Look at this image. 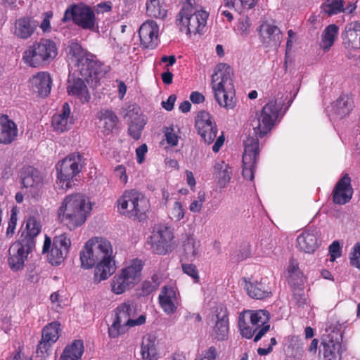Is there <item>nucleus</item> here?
Returning a JSON list of instances; mask_svg holds the SVG:
<instances>
[{
  "label": "nucleus",
  "instance_id": "obj_1",
  "mask_svg": "<svg viewBox=\"0 0 360 360\" xmlns=\"http://www.w3.org/2000/svg\"><path fill=\"white\" fill-rule=\"evenodd\" d=\"M282 107L281 101L272 99L262 108L261 112L257 113L255 117L251 120L253 134L249 135L243 143L242 174L244 179L253 181L259 155V138H262L271 130Z\"/></svg>",
  "mask_w": 360,
  "mask_h": 360
},
{
  "label": "nucleus",
  "instance_id": "obj_2",
  "mask_svg": "<svg viewBox=\"0 0 360 360\" xmlns=\"http://www.w3.org/2000/svg\"><path fill=\"white\" fill-rule=\"evenodd\" d=\"M66 52L69 68L86 81L110 71L109 66L82 46H68Z\"/></svg>",
  "mask_w": 360,
  "mask_h": 360
},
{
  "label": "nucleus",
  "instance_id": "obj_3",
  "mask_svg": "<svg viewBox=\"0 0 360 360\" xmlns=\"http://www.w3.org/2000/svg\"><path fill=\"white\" fill-rule=\"evenodd\" d=\"M92 210L91 205L80 193L67 195L58 210L60 222L73 231L85 223Z\"/></svg>",
  "mask_w": 360,
  "mask_h": 360
},
{
  "label": "nucleus",
  "instance_id": "obj_4",
  "mask_svg": "<svg viewBox=\"0 0 360 360\" xmlns=\"http://www.w3.org/2000/svg\"><path fill=\"white\" fill-rule=\"evenodd\" d=\"M233 70L226 63H218L212 75V89L216 101L226 110L236 105V90L233 81Z\"/></svg>",
  "mask_w": 360,
  "mask_h": 360
},
{
  "label": "nucleus",
  "instance_id": "obj_5",
  "mask_svg": "<svg viewBox=\"0 0 360 360\" xmlns=\"http://www.w3.org/2000/svg\"><path fill=\"white\" fill-rule=\"evenodd\" d=\"M270 313L265 309L245 310L239 316L238 327L243 338L258 342L270 330Z\"/></svg>",
  "mask_w": 360,
  "mask_h": 360
},
{
  "label": "nucleus",
  "instance_id": "obj_6",
  "mask_svg": "<svg viewBox=\"0 0 360 360\" xmlns=\"http://www.w3.org/2000/svg\"><path fill=\"white\" fill-rule=\"evenodd\" d=\"M198 0H185L176 16V23L189 34H202L205 31L209 13L202 9Z\"/></svg>",
  "mask_w": 360,
  "mask_h": 360
},
{
  "label": "nucleus",
  "instance_id": "obj_7",
  "mask_svg": "<svg viewBox=\"0 0 360 360\" xmlns=\"http://www.w3.org/2000/svg\"><path fill=\"white\" fill-rule=\"evenodd\" d=\"M115 311V321L108 328V334L111 338H117L125 333L129 328L146 323L145 315L142 314L136 318L137 314L136 307L130 300L120 304Z\"/></svg>",
  "mask_w": 360,
  "mask_h": 360
},
{
  "label": "nucleus",
  "instance_id": "obj_8",
  "mask_svg": "<svg viewBox=\"0 0 360 360\" xmlns=\"http://www.w3.org/2000/svg\"><path fill=\"white\" fill-rule=\"evenodd\" d=\"M117 208L120 214L141 221L148 210V200L142 193L131 189L124 191L117 200Z\"/></svg>",
  "mask_w": 360,
  "mask_h": 360
},
{
  "label": "nucleus",
  "instance_id": "obj_9",
  "mask_svg": "<svg viewBox=\"0 0 360 360\" xmlns=\"http://www.w3.org/2000/svg\"><path fill=\"white\" fill-rule=\"evenodd\" d=\"M143 262L139 259L131 260L130 264L119 271L111 281L112 292L116 295L124 293L133 288L140 280Z\"/></svg>",
  "mask_w": 360,
  "mask_h": 360
},
{
  "label": "nucleus",
  "instance_id": "obj_10",
  "mask_svg": "<svg viewBox=\"0 0 360 360\" xmlns=\"http://www.w3.org/2000/svg\"><path fill=\"white\" fill-rule=\"evenodd\" d=\"M84 166V158L79 152L69 154L56 165L57 178L62 186L70 188L73 185L75 177L81 172Z\"/></svg>",
  "mask_w": 360,
  "mask_h": 360
},
{
  "label": "nucleus",
  "instance_id": "obj_11",
  "mask_svg": "<svg viewBox=\"0 0 360 360\" xmlns=\"http://www.w3.org/2000/svg\"><path fill=\"white\" fill-rule=\"evenodd\" d=\"M113 253L112 247L109 240L101 237H94L89 239L80 252V261L82 268L89 269L105 255Z\"/></svg>",
  "mask_w": 360,
  "mask_h": 360
},
{
  "label": "nucleus",
  "instance_id": "obj_12",
  "mask_svg": "<svg viewBox=\"0 0 360 360\" xmlns=\"http://www.w3.org/2000/svg\"><path fill=\"white\" fill-rule=\"evenodd\" d=\"M69 21H72L83 30L94 31L96 27H98L94 11L91 6L83 3L73 4L68 6L62 22Z\"/></svg>",
  "mask_w": 360,
  "mask_h": 360
},
{
  "label": "nucleus",
  "instance_id": "obj_13",
  "mask_svg": "<svg viewBox=\"0 0 360 360\" xmlns=\"http://www.w3.org/2000/svg\"><path fill=\"white\" fill-rule=\"evenodd\" d=\"M71 248V240L67 233H63L53 238L46 236L42 253L47 252V259L51 265L58 266L64 262Z\"/></svg>",
  "mask_w": 360,
  "mask_h": 360
},
{
  "label": "nucleus",
  "instance_id": "obj_14",
  "mask_svg": "<svg viewBox=\"0 0 360 360\" xmlns=\"http://www.w3.org/2000/svg\"><path fill=\"white\" fill-rule=\"evenodd\" d=\"M174 237L170 227L165 224H158L154 226L148 244L153 253L165 255L172 252Z\"/></svg>",
  "mask_w": 360,
  "mask_h": 360
},
{
  "label": "nucleus",
  "instance_id": "obj_15",
  "mask_svg": "<svg viewBox=\"0 0 360 360\" xmlns=\"http://www.w3.org/2000/svg\"><path fill=\"white\" fill-rule=\"evenodd\" d=\"M343 349L342 337L339 330H332L321 340L319 353L323 360H341Z\"/></svg>",
  "mask_w": 360,
  "mask_h": 360
},
{
  "label": "nucleus",
  "instance_id": "obj_16",
  "mask_svg": "<svg viewBox=\"0 0 360 360\" xmlns=\"http://www.w3.org/2000/svg\"><path fill=\"white\" fill-rule=\"evenodd\" d=\"M33 250L32 241L13 243L8 249V264L13 271H19L25 266V261L28 255Z\"/></svg>",
  "mask_w": 360,
  "mask_h": 360
},
{
  "label": "nucleus",
  "instance_id": "obj_17",
  "mask_svg": "<svg viewBox=\"0 0 360 360\" xmlns=\"http://www.w3.org/2000/svg\"><path fill=\"white\" fill-rule=\"evenodd\" d=\"M21 184L33 198L38 197L42 192L44 176L40 171L32 166H25L20 172Z\"/></svg>",
  "mask_w": 360,
  "mask_h": 360
},
{
  "label": "nucleus",
  "instance_id": "obj_18",
  "mask_svg": "<svg viewBox=\"0 0 360 360\" xmlns=\"http://www.w3.org/2000/svg\"><path fill=\"white\" fill-rule=\"evenodd\" d=\"M195 127L198 134L207 144L212 143L217 134V127L213 117L206 111H200L195 117Z\"/></svg>",
  "mask_w": 360,
  "mask_h": 360
},
{
  "label": "nucleus",
  "instance_id": "obj_19",
  "mask_svg": "<svg viewBox=\"0 0 360 360\" xmlns=\"http://www.w3.org/2000/svg\"><path fill=\"white\" fill-rule=\"evenodd\" d=\"M32 49L24 52L22 60L29 66L39 67L49 59L54 58L57 54V46H32Z\"/></svg>",
  "mask_w": 360,
  "mask_h": 360
},
{
  "label": "nucleus",
  "instance_id": "obj_20",
  "mask_svg": "<svg viewBox=\"0 0 360 360\" xmlns=\"http://www.w3.org/2000/svg\"><path fill=\"white\" fill-rule=\"evenodd\" d=\"M126 117L129 120L127 129L128 134L134 140H139L147 124L146 116L141 112L139 106L132 105L129 107Z\"/></svg>",
  "mask_w": 360,
  "mask_h": 360
},
{
  "label": "nucleus",
  "instance_id": "obj_21",
  "mask_svg": "<svg viewBox=\"0 0 360 360\" xmlns=\"http://www.w3.org/2000/svg\"><path fill=\"white\" fill-rule=\"evenodd\" d=\"M351 182L352 179L347 173L338 181L332 192L335 204L343 205L350 201L354 193Z\"/></svg>",
  "mask_w": 360,
  "mask_h": 360
},
{
  "label": "nucleus",
  "instance_id": "obj_22",
  "mask_svg": "<svg viewBox=\"0 0 360 360\" xmlns=\"http://www.w3.org/2000/svg\"><path fill=\"white\" fill-rule=\"evenodd\" d=\"M179 292L176 288L165 285L158 296L160 306L167 314H173L179 305Z\"/></svg>",
  "mask_w": 360,
  "mask_h": 360
},
{
  "label": "nucleus",
  "instance_id": "obj_23",
  "mask_svg": "<svg viewBox=\"0 0 360 360\" xmlns=\"http://www.w3.org/2000/svg\"><path fill=\"white\" fill-rule=\"evenodd\" d=\"M244 288L248 296L252 299L264 300L272 295V286L266 278H262L259 282L244 279Z\"/></svg>",
  "mask_w": 360,
  "mask_h": 360
},
{
  "label": "nucleus",
  "instance_id": "obj_24",
  "mask_svg": "<svg viewBox=\"0 0 360 360\" xmlns=\"http://www.w3.org/2000/svg\"><path fill=\"white\" fill-rule=\"evenodd\" d=\"M259 34L262 42L269 45H280L283 39V34L279 27L274 22L268 21H264L260 25Z\"/></svg>",
  "mask_w": 360,
  "mask_h": 360
},
{
  "label": "nucleus",
  "instance_id": "obj_25",
  "mask_svg": "<svg viewBox=\"0 0 360 360\" xmlns=\"http://www.w3.org/2000/svg\"><path fill=\"white\" fill-rule=\"evenodd\" d=\"M115 271V263L112 253L105 254L95 266L94 280L96 282L106 280Z\"/></svg>",
  "mask_w": 360,
  "mask_h": 360
},
{
  "label": "nucleus",
  "instance_id": "obj_26",
  "mask_svg": "<svg viewBox=\"0 0 360 360\" xmlns=\"http://www.w3.org/2000/svg\"><path fill=\"white\" fill-rule=\"evenodd\" d=\"M32 91L41 97H46L51 93L52 79L46 72H39L29 80Z\"/></svg>",
  "mask_w": 360,
  "mask_h": 360
},
{
  "label": "nucleus",
  "instance_id": "obj_27",
  "mask_svg": "<svg viewBox=\"0 0 360 360\" xmlns=\"http://www.w3.org/2000/svg\"><path fill=\"white\" fill-rule=\"evenodd\" d=\"M18 136L16 124L6 115H0V143H11Z\"/></svg>",
  "mask_w": 360,
  "mask_h": 360
},
{
  "label": "nucleus",
  "instance_id": "obj_28",
  "mask_svg": "<svg viewBox=\"0 0 360 360\" xmlns=\"http://www.w3.org/2000/svg\"><path fill=\"white\" fill-rule=\"evenodd\" d=\"M159 27L153 21H148L141 25L139 30L141 45H158Z\"/></svg>",
  "mask_w": 360,
  "mask_h": 360
},
{
  "label": "nucleus",
  "instance_id": "obj_29",
  "mask_svg": "<svg viewBox=\"0 0 360 360\" xmlns=\"http://www.w3.org/2000/svg\"><path fill=\"white\" fill-rule=\"evenodd\" d=\"M67 92L68 95L76 98L82 103H88L91 98L88 88L83 79L81 78L69 79Z\"/></svg>",
  "mask_w": 360,
  "mask_h": 360
},
{
  "label": "nucleus",
  "instance_id": "obj_30",
  "mask_svg": "<svg viewBox=\"0 0 360 360\" xmlns=\"http://www.w3.org/2000/svg\"><path fill=\"white\" fill-rule=\"evenodd\" d=\"M319 242L316 232L307 230L300 233L297 238V248L306 253H313L319 247Z\"/></svg>",
  "mask_w": 360,
  "mask_h": 360
},
{
  "label": "nucleus",
  "instance_id": "obj_31",
  "mask_svg": "<svg viewBox=\"0 0 360 360\" xmlns=\"http://www.w3.org/2000/svg\"><path fill=\"white\" fill-rule=\"evenodd\" d=\"M70 106L68 103H64L61 112L52 117V127L54 131L63 133L70 129L72 124L70 118Z\"/></svg>",
  "mask_w": 360,
  "mask_h": 360
},
{
  "label": "nucleus",
  "instance_id": "obj_32",
  "mask_svg": "<svg viewBox=\"0 0 360 360\" xmlns=\"http://www.w3.org/2000/svg\"><path fill=\"white\" fill-rule=\"evenodd\" d=\"M141 356L143 360H157V339L151 334H146L142 338L141 344Z\"/></svg>",
  "mask_w": 360,
  "mask_h": 360
},
{
  "label": "nucleus",
  "instance_id": "obj_33",
  "mask_svg": "<svg viewBox=\"0 0 360 360\" xmlns=\"http://www.w3.org/2000/svg\"><path fill=\"white\" fill-rule=\"evenodd\" d=\"M38 26L37 20L32 18L24 17L15 22V34L22 39H27L32 36Z\"/></svg>",
  "mask_w": 360,
  "mask_h": 360
},
{
  "label": "nucleus",
  "instance_id": "obj_34",
  "mask_svg": "<svg viewBox=\"0 0 360 360\" xmlns=\"http://www.w3.org/2000/svg\"><path fill=\"white\" fill-rule=\"evenodd\" d=\"M84 352L83 341L82 340H75L65 347L58 360H81Z\"/></svg>",
  "mask_w": 360,
  "mask_h": 360
},
{
  "label": "nucleus",
  "instance_id": "obj_35",
  "mask_svg": "<svg viewBox=\"0 0 360 360\" xmlns=\"http://www.w3.org/2000/svg\"><path fill=\"white\" fill-rule=\"evenodd\" d=\"M163 281L162 274L158 271H154L150 276L146 278L141 283V294L143 296H148L156 291Z\"/></svg>",
  "mask_w": 360,
  "mask_h": 360
},
{
  "label": "nucleus",
  "instance_id": "obj_36",
  "mask_svg": "<svg viewBox=\"0 0 360 360\" xmlns=\"http://www.w3.org/2000/svg\"><path fill=\"white\" fill-rule=\"evenodd\" d=\"M61 330V325L58 321L49 323L43 328L41 338L53 345L59 339Z\"/></svg>",
  "mask_w": 360,
  "mask_h": 360
},
{
  "label": "nucleus",
  "instance_id": "obj_37",
  "mask_svg": "<svg viewBox=\"0 0 360 360\" xmlns=\"http://www.w3.org/2000/svg\"><path fill=\"white\" fill-rule=\"evenodd\" d=\"M98 118L103 122V128L105 134H108L116 127L118 118L115 113L110 110H102L98 112Z\"/></svg>",
  "mask_w": 360,
  "mask_h": 360
},
{
  "label": "nucleus",
  "instance_id": "obj_38",
  "mask_svg": "<svg viewBox=\"0 0 360 360\" xmlns=\"http://www.w3.org/2000/svg\"><path fill=\"white\" fill-rule=\"evenodd\" d=\"M217 321L214 327L213 335L218 340H224L228 338L229 335V319L226 312L223 314L221 318L217 315Z\"/></svg>",
  "mask_w": 360,
  "mask_h": 360
},
{
  "label": "nucleus",
  "instance_id": "obj_39",
  "mask_svg": "<svg viewBox=\"0 0 360 360\" xmlns=\"http://www.w3.org/2000/svg\"><path fill=\"white\" fill-rule=\"evenodd\" d=\"M343 0H324L320 6L321 13L328 16H332L344 11Z\"/></svg>",
  "mask_w": 360,
  "mask_h": 360
},
{
  "label": "nucleus",
  "instance_id": "obj_40",
  "mask_svg": "<svg viewBox=\"0 0 360 360\" xmlns=\"http://www.w3.org/2000/svg\"><path fill=\"white\" fill-rule=\"evenodd\" d=\"M26 235L20 240L21 242L32 241L33 243V249L35 247L34 238L41 231V225L34 217L28 218L26 224Z\"/></svg>",
  "mask_w": 360,
  "mask_h": 360
},
{
  "label": "nucleus",
  "instance_id": "obj_41",
  "mask_svg": "<svg viewBox=\"0 0 360 360\" xmlns=\"http://www.w3.org/2000/svg\"><path fill=\"white\" fill-rule=\"evenodd\" d=\"M167 10L160 0H147L146 13L151 18L164 19L167 16Z\"/></svg>",
  "mask_w": 360,
  "mask_h": 360
},
{
  "label": "nucleus",
  "instance_id": "obj_42",
  "mask_svg": "<svg viewBox=\"0 0 360 360\" xmlns=\"http://www.w3.org/2000/svg\"><path fill=\"white\" fill-rule=\"evenodd\" d=\"M200 246L199 240H197L193 233H186L185 239L183 241V248L184 252L187 255L193 257H197L198 255V249Z\"/></svg>",
  "mask_w": 360,
  "mask_h": 360
},
{
  "label": "nucleus",
  "instance_id": "obj_43",
  "mask_svg": "<svg viewBox=\"0 0 360 360\" xmlns=\"http://www.w3.org/2000/svg\"><path fill=\"white\" fill-rule=\"evenodd\" d=\"M339 28L335 24L327 26L322 33V41L325 45H333L338 37Z\"/></svg>",
  "mask_w": 360,
  "mask_h": 360
},
{
  "label": "nucleus",
  "instance_id": "obj_44",
  "mask_svg": "<svg viewBox=\"0 0 360 360\" xmlns=\"http://www.w3.org/2000/svg\"><path fill=\"white\" fill-rule=\"evenodd\" d=\"M345 34L349 43H356L358 39L360 42V22H354L347 25Z\"/></svg>",
  "mask_w": 360,
  "mask_h": 360
},
{
  "label": "nucleus",
  "instance_id": "obj_45",
  "mask_svg": "<svg viewBox=\"0 0 360 360\" xmlns=\"http://www.w3.org/2000/svg\"><path fill=\"white\" fill-rule=\"evenodd\" d=\"M53 345L41 339L37 345L36 356L41 360L46 359L51 354V349Z\"/></svg>",
  "mask_w": 360,
  "mask_h": 360
},
{
  "label": "nucleus",
  "instance_id": "obj_46",
  "mask_svg": "<svg viewBox=\"0 0 360 360\" xmlns=\"http://www.w3.org/2000/svg\"><path fill=\"white\" fill-rule=\"evenodd\" d=\"M293 301L298 307L304 308L307 304V298L303 288H295L294 289Z\"/></svg>",
  "mask_w": 360,
  "mask_h": 360
},
{
  "label": "nucleus",
  "instance_id": "obj_47",
  "mask_svg": "<svg viewBox=\"0 0 360 360\" xmlns=\"http://www.w3.org/2000/svg\"><path fill=\"white\" fill-rule=\"evenodd\" d=\"M232 170L228 165L218 172V184L221 187H224L231 179Z\"/></svg>",
  "mask_w": 360,
  "mask_h": 360
},
{
  "label": "nucleus",
  "instance_id": "obj_48",
  "mask_svg": "<svg viewBox=\"0 0 360 360\" xmlns=\"http://www.w3.org/2000/svg\"><path fill=\"white\" fill-rule=\"evenodd\" d=\"M205 201V193L203 191L198 192L197 199L193 200L189 205L190 211L194 213L200 212Z\"/></svg>",
  "mask_w": 360,
  "mask_h": 360
},
{
  "label": "nucleus",
  "instance_id": "obj_49",
  "mask_svg": "<svg viewBox=\"0 0 360 360\" xmlns=\"http://www.w3.org/2000/svg\"><path fill=\"white\" fill-rule=\"evenodd\" d=\"M218 356L217 349L214 346H210L203 350L195 360H216Z\"/></svg>",
  "mask_w": 360,
  "mask_h": 360
},
{
  "label": "nucleus",
  "instance_id": "obj_50",
  "mask_svg": "<svg viewBox=\"0 0 360 360\" xmlns=\"http://www.w3.org/2000/svg\"><path fill=\"white\" fill-rule=\"evenodd\" d=\"M350 264L360 269V243H356L349 256Z\"/></svg>",
  "mask_w": 360,
  "mask_h": 360
},
{
  "label": "nucleus",
  "instance_id": "obj_51",
  "mask_svg": "<svg viewBox=\"0 0 360 360\" xmlns=\"http://www.w3.org/2000/svg\"><path fill=\"white\" fill-rule=\"evenodd\" d=\"M330 261L334 262L337 258L342 255V250L340 243L337 240L333 241L328 248Z\"/></svg>",
  "mask_w": 360,
  "mask_h": 360
},
{
  "label": "nucleus",
  "instance_id": "obj_52",
  "mask_svg": "<svg viewBox=\"0 0 360 360\" xmlns=\"http://www.w3.org/2000/svg\"><path fill=\"white\" fill-rule=\"evenodd\" d=\"M172 219L179 221L181 220L184 217V210L181 203L179 201H176L174 204L171 212Z\"/></svg>",
  "mask_w": 360,
  "mask_h": 360
},
{
  "label": "nucleus",
  "instance_id": "obj_53",
  "mask_svg": "<svg viewBox=\"0 0 360 360\" xmlns=\"http://www.w3.org/2000/svg\"><path fill=\"white\" fill-rule=\"evenodd\" d=\"M17 224V214L15 209L13 208L11 210V214L10 217V219L8 221V227L6 229V235L7 236H11L15 232V229Z\"/></svg>",
  "mask_w": 360,
  "mask_h": 360
},
{
  "label": "nucleus",
  "instance_id": "obj_54",
  "mask_svg": "<svg viewBox=\"0 0 360 360\" xmlns=\"http://www.w3.org/2000/svg\"><path fill=\"white\" fill-rule=\"evenodd\" d=\"M182 270L184 273L192 277L195 281L199 279L198 271L196 266L193 264H182Z\"/></svg>",
  "mask_w": 360,
  "mask_h": 360
},
{
  "label": "nucleus",
  "instance_id": "obj_55",
  "mask_svg": "<svg viewBox=\"0 0 360 360\" xmlns=\"http://www.w3.org/2000/svg\"><path fill=\"white\" fill-rule=\"evenodd\" d=\"M1 178L4 179H8L13 175V163L11 161H6L1 165Z\"/></svg>",
  "mask_w": 360,
  "mask_h": 360
},
{
  "label": "nucleus",
  "instance_id": "obj_56",
  "mask_svg": "<svg viewBox=\"0 0 360 360\" xmlns=\"http://www.w3.org/2000/svg\"><path fill=\"white\" fill-rule=\"evenodd\" d=\"M43 15V20L39 27L44 32H49L51 29L50 21L53 17V12H45Z\"/></svg>",
  "mask_w": 360,
  "mask_h": 360
},
{
  "label": "nucleus",
  "instance_id": "obj_57",
  "mask_svg": "<svg viewBox=\"0 0 360 360\" xmlns=\"http://www.w3.org/2000/svg\"><path fill=\"white\" fill-rule=\"evenodd\" d=\"M165 139L167 143L171 146H176L178 144L179 137L175 133H174L172 128L167 129L165 133Z\"/></svg>",
  "mask_w": 360,
  "mask_h": 360
},
{
  "label": "nucleus",
  "instance_id": "obj_58",
  "mask_svg": "<svg viewBox=\"0 0 360 360\" xmlns=\"http://www.w3.org/2000/svg\"><path fill=\"white\" fill-rule=\"evenodd\" d=\"M114 173L115 176L118 177L122 183H127L128 177L126 174V168L124 165H120L115 167L114 169Z\"/></svg>",
  "mask_w": 360,
  "mask_h": 360
},
{
  "label": "nucleus",
  "instance_id": "obj_59",
  "mask_svg": "<svg viewBox=\"0 0 360 360\" xmlns=\"http://www.w3.org/2000/svg\"><path fill=\"white\" fill-rule=\"evenodd\" d=\"M148 152V146L146 143L141 144L139 147L136 149V155L137 162L141 164L145 160V155Z\"/></svg>",
  "mask_w": 360,
  "mask_h": 360
},
{
  "label": "nucleus",
  "instance_id": "obj_60",
  "mask_svg": "<svg viewBox=\"0 0 360 360\" xmlns=\"http://www.w3.org/2000/svg\"><path fill=\"white\" fill-rule=\"evenodd\" d=\"M277 344L275 338H271L270 340V345L267 348L259 347L257 349V354L260 356H265L271 353L273 350V347Z\"/></svg>",
  "mask_w": 360,
  "mask_h": 360
},
{
  "label": "nucleus",
  "instance_id": "obj_61",
  "mask_svg": "<svg viewBox=\"0 0 360 360\" xmlns=\"http://www.w3.org/2000/svg\"><path fill=\"white\" fill-rule=\"evenodd\" d=\"M176 100V96L175 94L170 95L167 100L162 102V106L167 111H170L174 108L175 101Z\"/></svg>",
  "mask_w": 360,
  "mask_h": 360
},
{
  "label": "nucleus",
  "instance_id": "obj_62",
  "mask_svg": "<svg viewBox=\"0 0 360 360\" xmlns=\"http://www.w3.org/2000/svg\"><path fill=\"white\" fill-rule=\"evenodd\" d=\"M190 100L195 104H199L205 101V96L198 91H193L190 95Z\"/></svg>",
  "mask_w": 360,
  "mask_h": 360
},
{
  "label": "nucleus",
  "instance_id": "obj_63",
  "mask_svg": "<svg viewBox=\"0 0 360 360\" xmlns=\"http://www.w3.org/2000/svg\"><path fill=\"white\" fill-rule=\"evenodd\" d=\"M240 12L241 9H250L256 4V0H238Z\"/></svg>",
  "mask_w": 360,
  "mask_h": 360
},
{
  "label": "nucleus",
  "instance_id": "obj_64",
  "mask_svg": "<svg viewBox=\"0 0 360 360\" xmlns=\"http://www.w3.org/2000/svg\"><path fill=\"white\" fill-rule=\"evenodd\" d=\"M8 360H32V359L25 356L19 347V350L14 354V356L10 357Z\"/></svg>",
  "mask_w": 360,
  "mask_h": 360
}]
</instances>
